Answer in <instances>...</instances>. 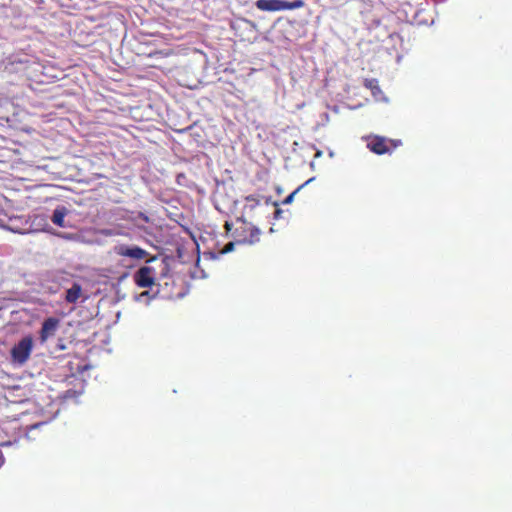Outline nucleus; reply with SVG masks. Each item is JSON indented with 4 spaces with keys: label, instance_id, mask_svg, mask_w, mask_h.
Wrapping results in <instances>:
<instances>
[{
    "label": "nucleus",
    "instance_id": "20e7f679",
    "mask_svg": "<svg viewBox=\"0 0 512 512\" xmlns=\"http://www.w3.org/2000/svg\"><path fill=\"white\" fill-rule=\"evenodd\" d=\"M33 348V339L31 336L21 338L17 344H14L11 356L14 363L24 364L30 357Z\"/></svg>",
    "mask_w": 512,
    "mask_h": 512
},
{
    "label": "nucleus",
    "instance_id": "423d86ee",
    "mask_svg": "<svg viewBox=\"0 0 512 512\" xmlns=\"http://www.w3.org/2000/svg\"><path fill=\"white\" fill-rule=\"evenodd\" d=\"M134 281L141 288H150L155 284V269L150 266L141 267L134 274Z\"/></svg>",
    "mask_w": 512,
    "mask_h": 512
},
{
    "label": "nucleus",
    "instance_id": "1a4fd4ad",
    "mask_svg": "<svg viewBox=\"0 0 512 512\" xmlns=\"http://www.w3.org/2000/svg\"><path fill=\"white\" fill-rule=\"evenodd\" d=\"M67 214V211L65 208H58L54 211L52 216V222L57 225L58 227H64V218Z\"/></svg>",
    "mask_w": 512,
    "mask_h": 512
},
{
    "label": "nucleus",
    "instance_id": "9d476101",
    "mask_svg": "<svg viewBox=\"0 0 512 512\" xmlns=\"http://www.w3.org/2000/svg\"><path fill=\"white\" fill-rule=\"evenodd\" d=\"M301 189V186L296 188L294 191L291 192V194H288L284 200V203L287 205L288 203H291L294 195Z\"/></svg>",
    "mask_w": 512,
    "mask_h": 512
},
{
    "label": "nucleus",
    "instance_id": "f8f14e48",
    "mask_svg": "<svg viewBox=\"0 0 512 512\" xmlns=\"http://www.w3.org/2000/svg\"><path fill=\"white\" fill-rule=\"evenodd\" d=\"M245 200L250 203V201H253L254 203H257V198L255 195H247L245 196Z\"/></svg>",
    "mask_w": 512,
    "mask_h": 512
},
{
    "label": "nucleus",
    "instance_id": "9b49d317",
    "mask_svg": "<svg viewBox=\"0 0 512 512\" xmlns=\"http://www.w3.org/2000/svg\"><path fill=\"white\" fill-rule=\"evenodd\" d=\"M234 242H229L224 246V249L222 250L223 254L230 253V251H233L234 249Z\"/></svg>",
    "mask_w": 512,
    "mask_h": 512
},
{
    "label": "nucleus",
    "instance_id": "ddd939ff",
    "mask_svg": "<svg viewBox=\"0 0 512 512\" xmlns=\"http://www.w3.org/2000/svg\"><path fill=\"white\" fill-rule=\"evenodd\" d=\"M231 228H232V224H230L229 222H226L225 223V229L227 232H230L231 231Z\"/></svg>",
    "mask_w": 512,
    "mask_h": 512
},
{
    "label": "nucleus",
    "instance_id": "f257e3e1",
    "mask_svg": "<svg viewBox=\"0 0 512 512\" xmlns=\"http://www.w3.org/2000/svg\"><path fill=\"white\" fill-rule=\"evenodd\" d=\"M261 231L245 219H238L234 231V237L238 243L253 244L259 241Z\"/></svg>",
    "mask_w": 512,
    "mask_h": 512
},
{
    "label": "nucleus",
    "instance_id": "7ed1b4c3",
    "mask_svg": "<svg viewBox=\"0 0 512 512\" xmlns=\"http://www.w3.org/2000/svg\"><path fill=\"white\" fill-rule=\"evenodd\" d=\"M303 0L285 1V0H257L255 6L262 11H280L297 9L304 6Z\"/></svg>",
    "mask_w": 512,
    "mask_h": 512
},
{
    "label": "nucleus",
    "instance_id": "39448f33",
    "mask_svg": "<svg viewBox=\"0 0 512 512\" xmlns=\"http://www.w3.org/2000/svg\"><path fill=\"white\" fill-rule=\"evenodd\" d=\"M116 256L130 258L132 260H144L149 256V253L137 245L118 244L113 248Z\"/></svg>",
    "mask_w": 512,
    "mask_h": 512
},
{
    "label": "nucleus",
    "instance_id": "6e6552de",
    "mask_svg": "<svg viewBox=\"0 0 512 512\" xmlns=\"http://www.w3.org/2000/svg\"><path fill=\"white\" fill-rule=\"evenodd\" d=\"M82 286L74 282L70 288L66 290L65 301L69 304H75L81 297Z\"/></svg>",
    "mask_w": 512,
    "mask_h": 512
},
{
    "label": "nucleus",
    "instance_id": "0eeeda50",
    "mask_svg": "<svg viewBox=\"0 0 512 512\" xmlns=\"http://www.w3.org/2000/svg\"><path fill=\"white\" fill-rule=\"evenodd\" d=\"M61 321L56 317H49L44 320L39 331L40 343H45L50 337H53L58 329Z\"/></svg>",
    "mask_w": 512,
    "mask_h": 512
},
{
    "label": "nucleus",
    "instance_id": "f03ea898",
    "mask_svg": "<svg viewBox=\"0 0 512 512\" xmlns=\"http://www.w3.org/2000/svg\"><path fill=\"white\" fill-rule=\"evenodd\" d=\"M367 147L376 154L391 153L402 144L401 140L390 139L380 135H369L365 137Z\"/></svg>",
    "mask_w": 512,
    "mask_h": 512
}]
</instances>
